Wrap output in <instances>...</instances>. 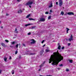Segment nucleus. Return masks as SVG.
<instances>
[{"mask_svg": "<svg viewBox=\"0 0 76 76\" xmlns=\"http://www.w3.org/2000/svg\"><path fill=\"white\" fill-rule=\"evenodd\" d=\"M60 69V68H58V70H59V69Z\"/></svg>", "mask_w": 76, "mask_h": 76, "instance_id": "6e6d98bb", "label": "nucleus"}, {"mask_svg": "<svg viewBox=\"0 0 76 76\" xmlns=\"http://www.w3.org/2000/svg\"><path fill=\"white\" fill-rule=\"evenodd\" d=\"M40 76H43V75H40Z\"/></svg>", "mask_w": 76, "mask_h": 76, "instance_id": "5fc2aeb1", "label": "nucleus"}, {"mask_svg": "<svg viewBox=\"0 0 76 76\" xmlns=\"http://www.w3.org/2000/svg\"><path fill=\"white\" fill-rule=\"evenodd\" d=\"M58 50H61V46H60V45H59L58 46Z\"/></svg>", "mask_w": 76, "mask_h": 76, "instance_id": "f3484780", "label": "nucleus"}, {"mask_svg": "<svg viewBox=\"0 0 76 76\" xmlns=\"http://www.w3.org/2000/svg\"><path fill=\"white\" fill-rule=\"evenodd\" d=\"M45 13V14H48V12L47 11Z\"/></svg>", "mask_w": 76, "mask_h": 76, "instance_id": "e433bc0d", "label": "nucleus"}, {"mask_svg": "<svg viewBox=\"0 0 76 76\" xmlns=\"http://www.w3.org/2000/svg\"><path fill=\"white\" fill-rule=\"evenodd\" d=\"M47 76H53L50 75H47Z\"/></svg>", "mask_w": 76, "mask_h": 76, "instance_id": "de8ad7c7", "label": "nucleus"}, {"mask_svg": "<svg viewBox=\"0 0 76 76\" xmlns=\"http://www.w3.org/2000/svg\"><path fill=\"white\" fill-rule=\"evenodd\" d=\"M59 5L60 7H61V6H62V4H63V1H62L61 0H59Z\"/></svg>", "mask_w": 76, "mask_h": 76, "instance_id": "f03ea898", "label": "nucleus"}, {"mask_svg": "<svg viewBox=\"0 0 76 76\" xmlns=\"http://www.w3.org/2000/svg\"><path fill=\"white\" fill-rule=\"evenodd\" d=\"M61 15H64V12H61Z\"/></svg>", "mask_w": 76, "mask_h": 76, "instance_id": "412c9836", "label": "nucleus"}, {"mask_svg": "<svg viewBox=\"0 0 76 76\" xmlns=\"http://www.w3.org/2000/svg\"><path fill=\"white\" fill-rule=\"evenodd\" d=\"M40 22H44L45 20V19H44V18H40Z\"/></svg>", "mask_w": 76, "mask_h": 76, "instance_id": "39448f33", "label": "nucleus"}, {"mask_svg": "<svg viewBox=\"0 0 76 76\" xmlns=\"http://www.w3.org/2000/svg\"><path fill=\"white\" fill-rule=\"evenodd\" d=\"M4 60L6 62L7 61V58H4Z\"/></svg>", "mask_w": 76, "mask_h": 76, "instance_id": "393cba45", "label": "nucleus"}, {"mask_svg": "<svg viewBox=\"0 0 76 76\" xmlns=\"http://www.w3.org/2000/svg\"><path fill=\"white\" fill-rule=\"evenodd\" d=\"M51 16H50L48 17V19H51Z\"/></svg>", "mask_w": 76, "mask_h": 76, "instance_id": "bb28decb", "label": "nucleus"}, {"mask_svg": "<svg viewBox=\"0 0 76 76\" xmlns=\"http://www.w3.org/2000/svg\"><path fill=\"white\" fill-rule=\"evenodd\" d=\"M17 1L18 2H20V1H21V0H17Z\"/></svg>", "mask_w": 76, "mask_h": 76, "instance_id": "c9c22d12", "label": "nucleus"}, {"mask_svg": "<svg viewBox=\"0 0 76 76\" xmlns=\"http://www.w3.org/2000/svg\"><path fill=\"white\" fill-rule=\"evenodd\" d=\"M1 23V21H0V23Z\"/></svg>", "mask_w": 76, "mask_h": 76, "instance_id": "4d7b16f0", "label": "nucleus"}, {"mask_svg": "<svg viewBox=\"0 0 76 76\" xmlns=\"http://www.w3.org/2000/svg\"><path fill=\"white\" fill-rule=\"evenodd\" d=\"M56 4H57V5H58V2H56Z\"/></svg>", "mask_w": 76, "mask_h": 76, "instance_id": "58836bf2", "label": "nucleus"}, {"mask_svg": "<svg viewBox=\"0 0 76 76\" xmlns=\"http://www.w3.org/2000/svg\"><path fill=\"white\" fill-rule=\"evenodd\" d=\"M31 33H30V32H29V33H28V35H31Z\"/></svg>", "mask_w": 76, "mask_h": 76, "instance_id": "4c0bfd02", "label": "nucleus"}, {"mask_svg": "<svg viewBox=\"0 0 76 76\" xmlns=\"http://www.w3.org/2000/svg\"><path fill=\"white\" fill-rule=\"evenodd\" d=\"M31 16V14H29V15H28L26 17V18H29V16Z\"/></svg>", "mask_w": 76, "mask_h": 76, "instance_id": "a211bd4d", "label": "nucleus"}, {"mask_svg": "<svg viewBox=\"0 0 76 76\" xmlns=\"http://www.w3.org/2000/svg\"><path fill=\"white\" fill-rule=\"evenodd\" d=\"M43 53H44V50H42L40 52V54L41 56L42 54H43Z\"/></svg>", "mask_w": 76, "mask_h": 76, "instance_id": "1a4fd4ad", "label": "nucleus"}, {"mask_svg": "<svg viewBox=\"0 0 76 76\" xmlns=\"http://www.w3.org/2000/svg\"><path fill=\"white\" fill-rule=\"evenodd\" d=\"M66 29H67L66 33L67 34V33H68V31H69V30H70V29L68 28H66Z\"/></svg>", "mask_w": 76, "mask_h": 76, "instance_id": "f8f14e48", "label": "nucleus"}, {"mask_svg": "<svg viewBox=\"0 0 76 76\" xmlns=\"http://www.w3.org/2000/svg\"><path fill=\"white\" fill-rule=\"evenodd\" d=\"M18 13H21L22 12V11L20 10L18 11Z\"/></svg>", "mask_w": 76, "mask_h": 76, "instance_id": "ddd939ff", "label": "nucleus"}, {"mask_svg": "<svg viewBox=\"0 0 76 76\" xmlns=\"http://www.w3.org/2000/svg\"><path fill=\"white\" fill-rule=\"evenodd\" d=\"M35 26H34L32 27L31 29H35Z\"/></svg>", "mask_w": 76, "mask_h": 76, "instance_id": "4be33fe9", "label": "nucleus"}, {"mask_svg": "<svg viewBox=\"0 0 76 76\" xmlns=\"http://www.w3.org/2000/svg\"><path fill=\"white\" fill-rule=\"evenodd\" d=\"M5 41L6 42H9V41H8V40H5Z\"/></svg>", "mask_w": 76, "mask_h": 76, "instance_id": "c756f323", "label": "nucleus"}, {"mask_svg": "<svg viewBox=\"0 0 76 76\" xmlns=\"http://www.w3.org/2000/svg\"><path fill=\"white\" fill-rule=\"evenodd\" d=\"M18 46H19V44H17L16 45L15 47L16 48H18Z\"/></svg>", "mask_w": 76, "mask_h": 76, "instance_id": "b1692460", "label": "nucleus"}, {"mask_svg": "<svg viewBox=\"0 0 76 76\" xmlns=\"http://www.w3.org/2000/svg\"><path fill=\"white\" fill-rule=\"evenodd\" d=\"M33 3L32 2L28 1L27 3L26 4V6H28L30 4H32Z\"/></svg>", "mask_w": 76, "mask_h": 76, "instance_id": "20e7f679", "label": "nucleus"}, {"mask_svg": "<svg viewBox=\"0 0 76 76\" xmlns=\"http://www.w3.org/2000/svg\"><path fill=\"white\" fill-rule=\"evenodd\" d=\"M1 49V48L0 47V50Z\"/></svg>", "mask_w": 76, "mask_h": 76, "instance_id": "052dcab7", "label": "nucleus"}, {"mask_svg": "<svg viewBox=\"0 0 76 76\" xmlns=\"http://www.w3.org/2000/svg\"><path fill=\"white\" fill-rule=\"evenodd\" d=\"M14 72H14V70H13L12 71V75H14Z\"/></svg>", "mask_w": 76, "mask_h": 76, "instance_id": "a878e982", "label": "nucleus"}, {"mask_svg": "<svg viewBox=\"0 0 76 76\" xmlns=\"http://www.w3.org/2000/svg\"><path fill=\"white\" fill-rule=\"evenodd\" d=\"M45 63V61H44L43 63V64H41L40 66V67H41L42 66H43V64H44Z\"/></svg>", "mask_w": 76, "mask_h": 76, "instance_id": "9b49d317", "label": "nucleus"}, {"mask_svg": "<svg viewBox=\"0 0 76 76\" xmlns=\"http://www.w3.org/2000/svg\"><path fill=\"white\" fill-rule=\"evenodd\" d=\"M19 58H21V56H19Z\"/></svg>", "mask_w": 76, "mask_h": 76, "instance_id": "09e8293b", "label": "nucleus"}, {"mask_svg": "<svg viewBox=\"0 0 76 76\" xmlns=\"http://www.w3.org/2000/svg\"><path fill=\"white\" fill-rule=\"evenodd\" d=\"M6 16H9V15L7 13L6 15Z\"/></svg>", "mask_w": 76, "mask_h": 76, "instance_id": "c03bdc74", "label": "nucleus"}, {"mask_svg": "<svg viewBox=\"0 0 76 76\" xmlns=\"http://www.w3.org/2000/svg\"><path fill=\"white\" fill-rule=\"evenodd\" d=\"M69 63H72L73 62V61L72 60H69Z\"/></svg>", "mask_w": 76, "mask_h": 76, "instance_id": "dca6fc26", "label": "nucleus"}, {"mask_svg": "<svg viewBox=\"0 0 76 76\" xmlns=\"http://www.w3.org/2000/svg\"><path fill=\"white\" fill-rule=\"evenodd\" d=\"M29 25H31V24H27L25 25L26 26H29Z\"/></svg>", "mask_w": 76, "mask_h": 76, "instance_id": "5701e85b", "label": "nucleus"}, {"mask_svg": "<svg viewBox=\"0 0 76 76\" xmlns=\"http://www.w3.org/2000/svg\"><path fill=\"white\" fill-rule=\"evenodd\" d=\"M10 47H11V46H10Z\"/></svg>", "mask_w": 76, "mask_h": 76, "instance_id": "e2e57ef3", "label": "nucleus"}, {"mask_svg": "<svg viewBox=\"0 0 76 76\" xmlns=\"http://www.w3.org/2000/svg\"><path fill=\"white\" fill-rule=\"evenodd\" d=\"M44 41H45V40H43L42 42V44H43L44 42Z\"/></svg>", "mask_w": 76, "mask_h": 76, "instance_id": "473e14b6", "label": "nucleus"}, {"mask_svg": "<svg viewBox=\"0 0 76 76\" xmlns=\"http://www.w3.org/2000/svg\"><path fill=\"white\" fill-rule=\"evenodd\" d=\"M53 54L51 56V57L50 59H49V63H51L53 61V64H52V65H57L58 62L61 61L63 59V57L61 56V55L58 52H54L53 53Z\"/></svg>", "mask_w": 76, "mask_h": 76, "instance_id": "f257e3e1", "label": "nucleus"}, {"mask_svg": "<svg viewBox=\"0 0 76 76\" xmlns=\"http://www.w3.org/2000/svg\"><path fill=\"white\" fill-rule=\"evenodd\" d=\"M45 45H44L43 46V47H45Z\"/></svg>", "mask_w": 76, "mask_h": 76, "instance_id": "79ce46f5", "label": "nucleus"}, {"mask_svg": "<svg viewBox=\"0 0 76 76\" xmlns=\"http://www.w3.org/2000/svg\"><path fill=\"white\" fill-rule=\"evenodd\" d=\"M1 45L3 46V47H5V44H4L3 43H1Z\"/></svg>", "mask_w": 76, "mask_h": 76, "instance_id": "4468645a", "label": "nucleus"}, {"mask_svg": "<svg viewBox=\"0 0 76 76\" xmlns=\"http://www.w3.org/2000/svg\"><path fill=\"white\" fill-rule=\"evenodd\" d=\"M15 38V37H13V39Z\"/></svg>", "mask_w": 76, "mask_h": 76, "instance_id": "bf43d9fd", "label": "nucleus"}, {"mask_svg": "<svg viewBox=\"0 0 76 76\" xmlns=\"http://www.w3.org/2000/svg\"><path fill=\"white\" fill-rule=\"evenodd\" d=\"M69 41H73V35L72 34L70 37V38L69 39Z\"/></svg>", "mask_w": 76, "mask_h": 76, "instance_id": "7ed1b4c3", "label": "nucleus"}, {"mask_svg": "<svg viewBox=\"0 0 76 76\" xmlns=\"http://www.w3.org/2000/svg\"><path fill=\"white\" fill-rule=\"evenodd\" d=\"M50 12H52V10H50Z\"/></svg>", "mask_w": 76, "mask_h": 76, "instance_id": "a18cd8bd", "label": "nucleus"}, {"mask_svg": "<svg viewBox=\"0 0 76 76\" xmlns=\"http://www.w3.org/2000/svg\"><path fill=\"white\" fill-rule=\"evenodd\" d=\"M19 44V45H20V44Z\"/></svg>", "mask_w": 76, "mask_h": 76, "instance_id": "680f3d73", "label": "nucleus"}, {"mask_svg": "<svg viewBox=\"0 0 76 76\" xmlns=\"http://www.w3.org/2000/svg\"><path fill=\"white\" fill-rule=\"evenodd\" d=\"M61 49H62V50H63V49H64V47L63 46L61 48Z\"/></svg>", "mask_w": 76, "mask_h": 76, "instance_id": "7c9ffc66", "label": "nucleus"}, {"mask_svg": "<svg viewBox=\"0 0 76 76\" xmlns=\"http://www.w3.org/2000/svg\"><path fill=\"white\" fill-rule=\"evenodd\" d=\"M15 33H16L17 34H18V31H17V28H15Z\"/></svg>", "mask_w": 76, "mask_h": 76, "instance_id": "9d476101", "label": "nucleus"}, {"mask_svg": "<svg viewBox=\"0 0 76 76\" xmlns=\"http://www.w3.org/2000/svg\"><path fill=\"white\" fill-rule=\"evenodd\" d=\"M63 66V64H60L59 65V66L60 67H61V66Z\"/></svg>", "mask_w": 76, "mask_h": 76, "instance_id": "c85d7f7f", "label": "nucleus"}, {"mask_svg": "<svg viewBox=\"0 0 76 76\" xmlns=\"http://www.w3.org/2000/svg\"><path fill=\"white\" fill-rule=\"evenodd\" d=\"M29 20H35V19H33L32 18H28Z\"/></svg>", "mask_w": 76, "mask_h": 76, "instance_id": "2eb2a0df", "label": "nucleus"}, {"mask_svg": "<svg viewBox=\"0 0 76 76\" xmlns=\"http://www.w3.org/2000/svg\"><path fill=\"white\" fill-rule=\"evenodd\" d=\"M70 45V43H68V46H69V45Z\"/></svg>", "mask_w": 76, "mask_h": 76, "instance_id": "a19ab883", "label": "nucleus"}, {"mask_svg": "<svg viewBox=\"0 0 76 76\" xmlns=\"http://www.w3.org/2000/svg\"><path fill=\"white\" fill-rule=\"evenodd\" d=\"M1 72H2V70L0 69V74H1Z\"/></svg>", "mask_w": 76, "mask_h": 76, "instance_id": "72a5a7b5", "label": "nucleus"}, {"mask_svg": "<svg viewBox=\"0 0 76 76\" xmlns=\"http://www.w3.org/2000/svg\"><path fill=\"white\" fill-rule=\"evenodd\" d=\"M45 51L46 52H49V51H50V50L49 49H46Z\"/></svg>", "mask_w": 76, "mask_h": 76, "instance_id": "6ab92c4d", "label": "nucleus"}, {"mask_svg": "<svg viewBox=\"0 0 76 76\" xmlns=\"http://www.w3.org/2000/svg\"><path fill=\"white\" fill-rule=\"evenodd\" d=\"M11 58H12L11 57V56H10L9 59H11Z\"/></svg>", "mask_w": 76, "mask_h": 76, "instance_id": "37998d69", "label": "nucleus"}, {"mask_svg": "<svg viewBox=\"0 0 76 76\" xmlns=\"http://www.w3.org/2000/svg\"><path fill=\"white\" fill-rule=\"evenodd\" d=\"M18 54V50H16L15 52V54Z\"/></svg>", "mask_w": 76, "mask_h": 76, "instance_id": "cd10ccee", "label": "nucleus"}, {"mask_svg": "<svg viewBox=\"0 0 76 76\" xmlns=\"http://www.w3.org/2000/svg\"><path fill=\"white\" fill-rule=\"evenodd\" d=\"M66 72H68V71H69V69H66Z\"/></svg>", "mask_w": 76, "mask_h": 76, "instance_id": "2f4dec72", "label": "nucleus"}, {"mask_svg": "<svg viewBox=\"0 0 76 76\" xmlns=\"http://www.w3.org/2000/svg\"><path fill=\"white\" fill-rule=\"evenodd\" d=\"M11 44H13V45H14V44H15V42H11Z\"/></svg>", "mask_w": 76, "mask_h": 76, "instance_id": "aec40b11", "label": "nucleus"}, {"mask_svg": "<svg viewBox=\"0 0 76 76\" xmlns=\"http://www.w3.org/2000/svg\"><path fill=\"white\" fill-rule=\"evenodd\" d=\"M67 14L68 15H75L73 13L71 12H68Z\"/></svg>", "mask_w": 76, "mask_h": 76, "instance_id": "423d86ee", "label": "nucleus"}, {"mask_svg": "<svg viewBox=\"0 0 76 76\" xmlns=\"http://www.w3.org/2000/svg\"><path fill=\"white\" fill-rule=\"evenodd\" d=\"M58 45H60V44H59V43H58Z\"/></svg>", "mask_w": 76, "mask_h": 76, "instance_id": "603ef678", "label": "nucleus"}, {"mask_svg": "<svg viewBox=\"0 0 76 76\" xmlns=\"http://www.w3.org/2000/svg\"><path fill=\"white\" fill-rule=\"evenodd\" d=\"M1 28L2 29L3 27H1Z\"/></svg>", "mask_w": 76, "mask_h": 76, "instance_id": "49530a36", "label": "nucleus"}, {"mask_svg": "<svg viewBox=\"0 0 76 76\" xmlns=\"http://www.w3.org/2000/svg\"><path fill=\"white\" fill-rule=\"evenodd\" d=\"M66 40H67V39H66Z\"/></svg>", "mask_w": 76, "mask_h": 76, "instance_id": "0e129e2a", "label": "nucleus"}, {"mask_svg": "<svg viewBox=\"0 0 76 76\" xmlns=\"http://www.w3.org/2000/svg\"><path fill=\"white\" fill-rule=\"evenodd\" d=\"M35 54V53H31L30 54V55H34Z\"/></svg>", "mask_w": 76, "mask_h": 76, "instance_id": "f704fd0d", "label": "nucleus"}, {"mask_svg": "<svg viewBox=\"0 0 76 76\" xmlns=\"http://www.w3.org/2000/svg\"><path fill=\"white\" fill-rule=\"evenodd\" d=\"M23 10H25V9H23Z\"/></svg>", "mask_w": 76, "mask_h": 76, "instance_id": "864d4df0", "label": "nucleus"}, {"mask_svg": "<svg viewBox=\"0 0 76 76\" xmlns=\"http://www.w3.org/2000/svg\"><path fill=\"white\" fill-rule=\"evenodd\" d=\"M50 14H51V13H50Z\"/></svg>", "mask_w": 76, "mask_h": 76, "instance_id": "13d9d810", "label": "nucleus"}, {"mask_svg": "<svg viewBox=\"0 0 76 76\" xmlns=\"http://www.w3.org/2000/svg\"><path fill=\"white\" fill-rule=\"evenodd\" d=\"M41 70V69H39V71H40Z\"/></svg>", "mask_w": 76, "mask_h": 76, "instance_id": "8fccbe9b", "label": "nucleus"}, {"mask_svg": "<svg viewBox=\"0 0 76 76\" xmlns=\"http://www.w3.org/2000/svg\"><path fill=\"white\" fill-rule=\"evenodd\" d=\"M53 3L51 2L50 4V6H49V7L50 8V7H53Z\"/></svg>", "mask_w": 76, "mask_h": 76, "instance_id": "6e6552de", "label": "nucleus"}, {"mask_svg": "<svg viewBox=\"0 0 76 76\" xmlns=\"http://www.w3.org/2000/svg\"><path fill=\"white\" fill-rule=\"evenodd\" d=\"M29 7H30V8H31V6H29Z\"/></svg>", "mask_w": 76, "mask_h": 76, "instance_id": "3c124183", "label": "nucleus"}, {"mask_svg": "<svg viewBox=\"0 0 76 76\" xmlns=\"http://www.w3.org/2000/svg\"><path fill=\"white\" fill-rule=\"evenodd\" d=\"M30 41H33L32 42H31V44H35V40L34 39L30 40Z\"/></svg>", "mask_w": 76, "mask_h": 76, "instance_id": "0eeeda50", "label": "nucleus"}, {"mask_svg": "<svg viewBox=\"0 0 76 76\" xmlns=\"http://www.w3.org/2000/svg\"><path fill=\"white\" fill-rule=\"evenodd\" d=\"M23 45L24 47H25V45L24 44H23Z\"/></svg>", "mask_w": 76, "mask_h": 76, "instance_id": "ea45409f", "label": "nucleus"}]
</instances>
